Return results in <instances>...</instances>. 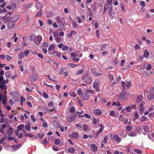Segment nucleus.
Wrapping results in <instances>:
<instances>
[{
  "instance_id": "18",
  "label": "nucleus",
  "mask_w": 154,
  "mask_h": 154,
  "mask_svg": "<svg viewBox=\"0 0 154 154\" xmlns=\"http://www.w3.org/2000/svg\"><path fill=\"white\" fill-rule=\"evenodd\" d=\"M55 19L59 23H61L62 21L64 20L63 18L59 16H57L55 18Z\"/></svg>"
},
{
  "instance_id": "13",
  "label": "nucleus",
  "mask_w": 154,
  "mask_h": 154,
  "mask_svg": "<svg viewBox=\"0 0 154 154\" xmlns=\"http://www.w3.org/2000/svg\"><path fill=\"white\" fill-rule=\"evenodd\" d=\"M94 113L96 115L98 116L101 114L102 111L100 109H95L94 110Z\"/></svg>"
},
{
  "instance_id": "56",
  "label": "nucleus",
  "mask_w": 154,
  "mask_h": 154,
  "mask_svg": "<svg viewBox=\"0 0 154 154\" xmlns=\"http://www.w3.org/2000/svg\"><path fill=\"white\" fill-rule=\"evenodd\" d=\"M107 140H108V137L107 136H106L105 137L103 140V142L104 143H106V141Z\"/></svg>"
},
{
  "instance_id": "9",
  "label": "nucleus",
  "mask_w": 154,
  "mask_h": 154,
  "mask_svg": "<svg viewBox=\"0 0 154 154\" xmlns=\"http://www.w3.org/2000/svg\"><path fill=\"white\" fill-rule=\"evenodd\" d=\"M54 48V45L53 44L50 45L49 46V48H48V52L49 54H50L51 55L54 54V53H53V52H51V51L52 49H53Z\"/></svg>"
},
{
  "instance_id": "19",
  "label": "nucleus",
  "mask_w": 154,
  "mask_h": 154,
  "mask_svg": "<svg viewBox=\"0 0 154 154\" xmlns=\"http://www.w3.org/2000/svg\"><path fill=\"white\" fill-rule=\"evenodd\" d=\"M91 150L93 152H95L97 150V147L95 144H91Z\"/></svg>"
},
{
  "instance_id": "35",
  "label": "nucleus",
  "mask_w": 154,
  "mask_h": 154,
  "mask_svg": "<svg viewBox=\"0 0 154 154\" xmlns=\"http://www.w3.org/2000/svg\"><path fill=\"white\" fill-rule=\"evenodd\" d=\"M42 10H39L35 16V17H41L42 16Z\"/></svg>"
},
{
  "instance_id": "23",
  "label": "nucleus",
  "mask_w": 154,
  "mask_h": 154,
  "mask_svg": "<svg viewBox=\"0 0 154 154\" xmlns=\"http://www.w3.org/2000/svg\"><path fill=\"white\" fill-rule=\"evenodd\" d=\"M24 125L22 124L18 126L17 127V129L18 131H20L24 129Z\"/></svg>"
},
{
  "instance_id": "21",
  "label": "nucleus",
  "mask_w": 154,
  "mask_h": 154,
  "mask_svg": "<svg viewBox=\"0 0 154 154\" xmlns=\"http://www.w3.org/2000/svg\"><path fill=\"white\" fill-rule=\"evenodd\" d=\"M147 120V117L143 116L140 118V121L142 122H146Z\"/></svg>"
},
{
  "instance_id": "60",
  "label": "nucleus",
  "mask_w": 154,
  "mask_h": 154,
  "mask_svg": "<svg viewBox=\"0 0 154 154\" xmlns=\"http://www.w3.org/2000/svg\"><path fill=\"white\" fill-rule=\"evenodd\" d=\"M151 69V65L149 64L147 66V67L146 68V69L147 70L149 71V70H150Z\"/></svg>"
},
{
  "instance_id": "50",
  "label": "nucleus",
  "mask_w": 154,
  "mask_h": 154,
  "mask_svg": "<svg viewBox=\"0 0 154 154\" xmlns=\"http://www.w3.org/2000/svg\"><path fill=\"white\" fill-rule=\"evenodd\" d=\"M60 41H61V38L59 36H58V37H57V38H56V42L57 43H59L60 42Z\"/></svg>"
},
{
  "instance_id": "40",
  "label": "nucleus",
  "mask_w": 154,
  "mask_h": 154,
  "mask_svg": "<svg viewBox=\"0 0 154 154\" xmlns=\"http://www.w3.org/2000/svg\"><path fill=\"white\" fill-rule=\"evenodd\" d=\"M69 94L70 96L73 97H75L76 96V95L75 94L73 91H70Z\"/></svg>"
},
{
  "instance_id": "22",
  "label": "nucleus",
  "mask_w": 154,
  "mask_h": 154,
  "mask_svg": "<svg viewBox=\"0 0 154 154\" xmlns=\"http://www.w3.org/2000/svg\"><path fill=\"white\" fill-rule=\"evenodd\" d=\"M143 130L144 131V132H143V133L144 135H146L147 134L148 132V130L149 129V127L147 126L146 125L144 126L143 127Z\"/></svg>"
},
{
  "instance_id": "6",
  "label": "nucleus",
  "mask_w": 154,
  "mask_h": 154,
  "mask_svg": "<svg viewBox=\"0 0 154 154\" xmlns=\"http://www.w3.org/2000/svg\"><path fill=\"white\" fill-rule=\"evenodd\" d=\"M37 75L36 73L32 74L30 76V80L32 82H35L37 79Z\"/></svg>"
},
{
  "instance_id": "63",
  "label": "nucleus",
  "mask_w": 154,
  "mask_h": 154,
  "mask_svg": "<svg viewBox=\"0 0 154 154\" xmlns=\"http://www.w3.org/2000/svg\"><path fill=\"white\" fill-rule=\"evenodd\" d=\"M76 19L78 20V22L79 23H81L82 20H81L80 19V17H76Z\"/></svg>"
},
{
  "instance_id": "7",
  "label": "nucleus",
  "mask_w": 154,
  "mask_h": 154,
  "mask_svg": "<svg viewBox=\"0 0 154 154\" xmlns=\"http://www.w3.org/2000/svg\"><path fill=\"white\" fill-rule=\"evenodd\" d=\"M99 82L98 81H95L93 84V86L95 88L97 91L99 92V90L98 88Z\"/></svg>"
},
{
  "instance_id": "5",
  "label": "nucleus",
  "mask_w": 154,
  "mask_h": 154,
  "mask_svg": "<svg viewBox=\"0 0 154 154\" xmlns=\"http://www.w3.org/2000/svg\"><path fill=\"white\" fill-rule=\"evenodd\" d=\"M90 95L87 93L83 92L82 94L81 97L83 100H87L90 98Z\"/></svg>"
},
{
  "instance_id": "14",
  "label": "nucleus",
  "mask_w": 154,
  "mask_h": 154,
  "mask_svg": "<svg viewBox=\"0 0 154 154\" xmlns=\"http://www.w3.org/2000/svg\"><path fill=\"white\" fill-rule=\"evenodd\" d=\"M143 98L141 95H137L136 99V102L138 103H140L143 101Z\"/></svg>"
},
{
  "instance_id": "15",
  "label": "nucleus",
  "mask_w": 154,
  "mask_h": 154,
  "mask_svg": "<svg viewBox=\"0 0 154 154\" xmlns=\"http://www.w3.org/2000/svg\"><path fill=\"white\" fill-rule=\"evenodd\" d=\"M15 26V22L13 21L9 23L8 24V27L9 29H12Z\"/></svg>"
},
{
  "instance_id": "54",
  "label": "nucleus",
  "mask_w": 154,
  "mask_h": 154,
  "mask_svg": "<svg viewBox=\"0 0 154 154\" xmlns=\"http://www.w3.org/2000/svg\"><path fill=\"white\" fill-rule=\"evenodd\" d=\"M37 56L41 59H43V57L42 54L40 53H38L37 54Z\"/></svg>"
},
{
  "instance_id": "3",
  "label": "nucleus",
  "mask_w": 154,
  "mask_h": 154,
  "mask_svg": "<svg viewBox=\"0 0 154 154\" xmlns=\"http://www.w3.org/2000/svg\"><path fill=\"white\" fill-rule=\"evenodd\" d=\"M122 85L124 89H126L129 88L131 86V82L129 81H126V82H122Z\"/></svg>"
},
{
  "instance_id": "20",
  "label": "nucleus",
  "mask_w": 154,
  "mask_h": 154,
  "mask_svg": "<svg viewBox=\"0 0 154 154\" xmlns=\"http://www.w3.org/2000/svg\"><path fill=\"white\" fill-rule=\"evenodd\" d=\"M128 135L130 137H135L137 135V133L135 131H131L128 134Z\"/></svg>"
},
{
  "instance_id": "49",
  "label": "nucleus",
  "mask_w": 154,
  "mask_h": 154,
  "mask_svg": "<svg viewBox=\"0 0 154 154\" xmlns=\"http://www.w3.org/2000/svg\"><path fill=\"white\" fill-rule=\"evenodd\" d=\"M43 96L44 97L46 98H48V94L45 92H44L43 93Z\"/></svg>"
},
{
  "instance_id": "27",
  "label": "nucleus",
  "mask_w": 154,
  "mask_h": 154,
  "mask_svg": "<svg viewBox=\"0 0 154 154\" xmlns=\"http://www.w3.org/2000/svg\"><path fill=\"white\" fill-rule=\"evenodd\" d=\"M118 119L119 121L123 122L125 118L124 116L122 115H120L118 117Z\"/></svg>"
},
{
  "instance_id": "25",
  "label": "nucleus",
  "mask_w": 154,
  "mask_h": 154,
  "mask_svg": "<svg viewBox=\"0 0 154 154\" xmlns=\"http://www.w3.org/2000/svg\"><path fill=\"white\" fill-rule=\"evenodd\" d=\"M149 55V52L146 50H145L144 51L143 54V56L145 58L148 57Z\"/></svg>"
},
{
  "instance_id": "48",
  "label": "nucleus",
  "mask_w": 154,
  "mask_h": 154,
  "mask_svg": "<svg viewBox=\"0 0 154 154\" xmlns=\"http://www.w3.org/2000/svg\"><path fill=\"white\" fill-rule=\"evenodd\" d=\"M144 109L143 107H139V113H142Z\"/></svg>"
},
{
  "instance_id": "16",
  "label": "nucleus",
  "mask_w": 154,
  "mask_h": 154,
  "mask_svg": "<svg viewBox=\"0 0 154 154\" xmlns=\"http://www.w3.org/2000/svg\"><path fill=\"white\" fill-rule=\"evenodd\" d=\"M69 136L72 138H77L79 137V134L75 132L70 134Z\"/></svg>"
},
{
  "instance_id": "29",
  "label": "nucleus",
  "mask_w": 154,
  "mask_h": 154,
  "mask_svg": "<svg viewBox=\"0 0 154 154\" xmlns=\"http://www.w3.org/2000/svg\"><path fill=\"white\" fill-rule=\"evenodd\" d=\"M30 124L28 123L25 126V129L28 131H30Z\"/></svg>"
},
{
  "instance_id": "36",
  "label": "nucleus",
  "mask_w": 154,
  "mask_h": 154,
  "mask_svg": "<svg viewBox=\"0 0 154 154\" xmlns=\"http://www.w3.org/2000/svg\"><path fill=\"white\" fill-rule=\"evenodd\" d=\"M53 53H54V54H55L56 55L57 57H61V55L60 53L59 52L54 51L53 52Z\"/></svg>"
},
{
  "instance_id": "41",
  "label": "nucleus",
  "mask_w": 154,
  "mask_h": 154,
  "mask_svg": "<svg viewBox=\"0 0 154 154\" xmlns=\"http://www.w3.org/2000/svg\"><path fill=\"white\" fill-rule=\"evenodd\" d=\"M125 108L127 111L128 112H129L131 111V108L130 106L127 107H125Z\"/></svg>"
},
{
  "instance_id": "57",
  "label": "nucleus",
  "mask_w": 154,
  "mask_h": 154,
  "mask_svg": "<svg viewBox=\"0 0 154 154\" xmlns=\"http://www.w3.org/2000/svg\"><path fill=\"white\" fill-rule=\"evenodd\" d=\"M69 65L70 66H71V67H72V68H74V67H75V66H77V65H76L73 63H69Z\"/></svg>"
},
{
  "instance_id": "8",
  "label": "nucleus",
  "mask_w": 154,
  "mask_h": 154,
  "mask_svg": "<svg viewBox=\"0 0 154 154\" xmlns=\"http://www.w3.org/2000/svg\"><path fill=\"white\" fill-rule=\"evenodd\" d=\"M76 117V115H73L72 116H69L68 118L67 121L69 123L72 122L75 119Z\"/></svg>"
},
{
  "instance_id": "2",
  "label": "nucleus",
  "mask_w": 154,
  "mask_h": 154,
  "mask_svg": "<svg viewBox=\"0 0 154 154\" xmlns=\"http://www.w3.org/2000/svg\"><path fill=\"white\" fill-rule=\"evenodd\" d=\"M128 94L126 92H122L119 96V99L122 101L126 100L128 98Z\"/></svg>"
},
{
  "instance_id": "64",
  "label": "nucleus",
  "mask_w": 154,
  "mask_h": 154,
  "mask_svg": "<svg viewBox=\"0 0 154 154\" xmlns=\"http://www.w3.org/2000/svg\"><path fill=\"white\" fill-rule=\"evenodd\" d=\"M6 59L8 60H9V61L10 60L12 59V57H11L9 56L8 55H6Z\"/></svg>"
},
{
  "instance_id": "37",
  "label": "nucleus",
  "mask_w": 154,
  "mask_h": 154,
  "mask_svg": "<svg viewBox=\"0 0 154 154\" xmlns=\"http://www.w3.org/2000/svg\"><path fill=\"white\" fill-rule=\"evenodd\" d=\"M24 54L23 52L20 53L18 56L19 59H21L24 56Z\"/></svg>"
},
{
  "instance_id": "30",
  "label": "nucleus",
  "mask_w": 154,
  "mask_h": 154,
  "mask_svg": "<svg viewBox=\"0 0 154 154\" xmlns=\"http://www.w3.org/2000/svg\"><path fill=\"white\" fill-rule=\"evenodd\" d=\"M134 120H136L139 118V115L137 111L135 112L134 113Z\"/></svg>"
},
{
  "instance_id": "26",
  "label": "nucleus",
  "mask_w": 154,
  "mask_h": 154,
  "mask_svg": "<svg viewBox=\"0 0 154 154\" xmlns=\"http://www.w3.org/2000/svg\"><path fill=\"white\" fill-rule=\"evenodd\" d=\"M10 93L11 95H16L17 97H20V94L17 91H14V92L13 93L11 92Z\"/></svg>"
},
{
  "instance_id": "47",
  "label": "nucleus",
  "mask_w": 154,
  "mask_h": 154,
  "mask_svg": "<svg viewBox=\"0 0 154 154\" xmlns=\"http://www.w3.org/2000/svg\"><path fill=\"white\" fill-rule=\"evenodd\" d=\"M134 151L136 153L139 154H141L142 153V151L138 149H135Z\"/></svg>"
},
{
  "instance_id": "45",
  "label": "nucleus",
  "mask_w": 154,
  "mask_h": 154,
  "mask_svg": "<svg viewBox=\"0 0 154 154\" xmlns=\"http://www.w3.org/2000/svg\"><path fill=\"white\" fill-rule=\"evenodd\" d=\"M72 60H73L74 61L78 62H79L80 60L79 58L76 57H73L72 58Z\"/></svg>"
},
{
  "instance_id": "34",
  "label": "nucleus",
  "mask_w": 154,
  "mask_h": 154,
  "mask_svg": "<svg viewBox=\"0 0 154 154\" xmlns=\"http://www.w3.org/2000/svg\"><path fill=\"white\" fill-rule=\"evenodd\" d=\"M102 128H100L98 132H97L96 133V135L97 137L98 135L100 134L103 131Z\"/></svg>"
},
{
  "instance_id": "62",
  "label": "nucleus",
  "mask_w": 154,
  "mask_h": 154,
  "mask_svg": "<svg viewBox=\"0 0 154 154\" xmlns=\"http://www.w3.org/2000/svg\"><path fill=\"white\" fill-rule=\"evenodd\" d=\"M7 138L9 140H12L14 139V137H11V136H8Z\"/></svg>"
},
{
  "instance_id": "4",
  "label": "nucleus",
  "mask_w": 154,
  "mask_h": 154,
  "mask_svg": "<svg viewBox=\"0 0 154 154\" xmlns=\"http://www.w3.org/2000/svg\"><path fill=\"white\" fill-rule=\"evenodd\" d=\"M149 94L147 95L148 99L150 100L152 99H154V88L150 89L149 91Z\"/></svg>"
},
{
  "instance_id": "17",
  "label": "nucleus",
  "mask_w": 154,
  "mask_h": 154,
  "mask_svg": "<svg viewBox=\"0 0 154 154\" xmlns=\"http://www.w3.org/2000/svg\"><path fill=\"white\" fill-rule=\"evenodd\" d=\"M20 16L19 14L15 15L12 18V21L14 22H16L19 19Z\"/></svg>"
},
{
  "instance_id": "61",
  "label": "nucleus",
  "mask_w": 154,
  "mask_h": 154,
  "mask_svg": "<svg viewBox=\"0 0 154 154\" xmlns=\"http://www.w3.org/2000/svg\"><path fill=\"white\" fill-rule=\"evenodd\" d=\"M42 126L45 127V128H47L48 127V124L46 122H44Z\"/></svg>"
},
{
  "instance_id": "32",
  "label": "nucleus",
  "mask_w": 154,
  "mask_h": 154,
  "mask_svg": "<svg viewBox=\"0 0 154 154\" xmlns=\"http://www.w3.org/2000/svg\"><path fill=\"white\" fill-rule=\"evenodd\" d=\"M6 134H5L4 136L2 137L0 140V143H2L4 142V140L6 139Z\"/></svg>"
},
{
  "instance_id": "51",
  "label": "nucleus",
  "mask_w": 154,
  "mask_h": 154,
  "mask_svg": "<svg viewBox=\"0 0 154 154\" xmlns=\"http://www.w3.org/2000/svg\"><path fill=\"white\" fill-rule=\"evenodd\" d=\"M31 119L32 121L35 122H36V119L34 117V116L31 115L30 116Z\"/></svg>"
},
{
  "instance_id": "43",
  "label": "nucleus",
  "mask_w": 154,
  "mask_h": 154,
  "mask_svg": "<svg viewBox=\"0 0 154 154\" xmlns=\"http://www.w3.org/2000/svg\"><path fill=\"white\" fill-rule=\"evenodd\" d=\"M69 49V47L67 46H64L62 48V50L63 51H65L68 50Z\"/></svg>"
},
{
  "instance_id": "52",
  "label": "nucleus",
  "mask_w": 154,
  "mask_h": 154,
  "mask_svg": "<svg viewBox=\"0 0 154 154\" xmlns=\"http://www.w3.org/2000/svg\"><path fill=\"white\" fill-rule=\"evenodd\" d=\"M128 118L125 119H124V121L123 122L125 124H129L130 123H129V122H128Z\"/></svg>"
},
{
  "instance_id": "31",
  "label": "nucleus",
  "mask_w": 154,
  "mask_h": 154,
  "mask_svg": "<svg viewBox=\"0 0 154 154\" xmlns=\"http://www.w3.org/2000/svg\"><path fill=\"white\" fill-rule=\"evenodd\" d=\"M68 151L69 153H73L74 152L75 149L73 147H71L69 148L68 149Z\"/></svg>"
},
{
  "instance_id": "1",
  "label": "nucleus",
  "mask_w": 154,
  "mask_h": 154,
  "mask_svg": "<svg viewBox=\"0 0 154 154\" xmlns=\"http://www.w3.org/2000/svg\"><path fill=\"white\" fill-rule=\"evenodd\" d=\"M0 88H1L2 90L4 91V95L3 96L0 94V102L2 101V102L4 105H6V102L7 101V97L6 95L7 93L6 90L7 88V85H5L3 84H1L0 85Z\"/></svg>"
},
{
  "instance_id": "58",
  "label": "nucleus",
  "mask_w": 154,
  "mask_h": 154,
  "mask_svg": "<svg viewBox=\"0 0 154 154\" xmlns=\"http://www.w3.org/2000/svg\"><path fill=\"white\" fill-rule=\"evenodd\" d=\"M11 148L12 149L14 150V151H16L17 149V147H16V146L14 145H12L11 146Z\"/></svg>"
},
{
  "instance_id": "33",
  "label": "nucleus",
  "mask_w": 154,
  "mask_h": 154,
  "mask_svg": "<svg viewBox=\"0 0 154 154\" xmlns=\"http://www.w3.org/2000/svg\"><path fill=\"white\" fill-rule=\"evenodd\" d=\"M77 92L79 95H82V90L80 88H79L77 90Z\"/></svg>"
},
{
  "instance_id": "53",
  "label": "nucleus",
  "mask_w": 154,
  "mask_h": 154,
  "mask_svg": "<svg viewBox=\"0 0 154 154\" xmlns=\"http://www.w3.org/2000/svg\"><path fill=\"white\" fill-rule=\"evenodd\" d=\"M66 69L65 68H61L60 69V74H61Z\"/></svg>"
},
{
  "instance_id": "42",
  "label": "nucleus",
  "mask_w": 154,
  "mask_h": 154,
  "mask_svg": "<svg viewBox=\"0 0 154 154\" xmlns=\"http://www.w3.org/2000/svg\"><path fill=\"white\" fill-rule=\"evenodd\" d=\"M132 128L131 126L127 125L126 127V130L128 131H130Z\"/></svg>"
},
{
  "instance_id": "38",
  "label": "nucleus",
  "mask_w": 154,
  "mask_h": 154,
  "mask_svg": "<svg viewBox=\"0 0 154 154\" xmlns=\"http://www.w3.org/2000/svg\"><path fill=\"white\" fill-rule=\"evenodd\" d=\"M72 24L73 27L74 28L77 27L78 26V24L77 23L74 21H72Z\"/></svg>"
},
{
  "instance_id": "44",
  "label": "nucleus",
  "mask_w": 154,
  "mask_h": 154,
  "mask_svg": "<svg viewBox=\"0 0 154 154\" xmlns=\"http://www.w3.org/2000/svg\"><path fill=\"white\" fill-rule=\"evenodd\" d=\"M84 72L83 69H80L76 73V75H78Z\"/></svg>"
},
{
  "instance_id": "11",
  "label": "nucleus",
  "mask_w": 154,
  "mask_h": 154,
  "mask_svg": "<svg viewBox=\"0 0 154 154\" xmlns=\"http://www.w3.org/2000/svg\"><path fill=\"white\" fill-rule=\"evenodd\" d=\"M113 137L117 143H119L121 141V138L117 135H114Z\"/></svg>"
},
{
  "instance_id": "12",
  "label": "nucleus",
  "mask_w": 154,
  "mask_h": 154,
  "mask_svg": "<svg viewBox=\"0 0 154 154\" xmlns=\"http://www.w3.org/2000/svg\"><path fill=\"white\" fill-rule=\"evenodd\" d=\"M77 34V32L74 30H71L70 32L67 34V35L69 37H72L73 36L76 35Z\"/></svg>"
},
{
  "instance_id": "46",
  "label": "nucleus",
  "mask_w": 154,
  "mask_h": 154,
  "mask_svg": "<svg viewBox=\"0 0 154 154\" xmlns=\"http://www.w3.org/2000/svg\"><path fill=\"white\" fill-rule=\"evenodd\" d=\"M5 75L7 77H10L11 76V73L10 72L8 71L5 73Z\"/></svg>"
},
{
  "instance_id": "24",
  "label": "nucleus",
  "mask_w": 154,
  "mask_h": 154,
  "mask_svg": "<svg viewBox=\"0 0 154 154\" xmlns=\"http://www.w3.org/2000/svg\"><path fill=\"white\" fill-rule=\"evenodd\" d=\"M13 131L14 130L12 128H10L7 133V134L8 136H11L12 134Z\"/></svg>"
},
{
  "instance_id": "10",
  "label": "nucleus",
  "mask_w": 154,
  "mask_h": 154,
  "mask_svg": "<svg viewBox=\"0 0 154 154\" xmlns=\"http://www.w3.org/2000/svg\"><path fill=\"white\" fill-rule=\"evenodd\" d=\"M42 40V38L40 36H38L37 37L36 40H35L34 43L37 45H39L41 44V42Z\"/></svg>"
},
{
  "instance_id": "55",
  "label": "nucleus",
  "mask_w": 154,
  "mask_h": 154,
  "mask_svg": "<svg viewBox=\"0 0 154 154\" xmlns=\"http://www.w3.org/2000/svg\"><path fill=\"white\" fill-rule=\"evenodd\" d=\"M71 56L72 57H75L78 56V55L75 53H72L71 54Z\"/></svg>"
},
{
  "instance_id": "39",
  "label": "nucleus",
  "mask_w": 154,
  "mask_h": 154,
  "mask_svg": "<svg viewBox=\"0 0 154 154\" xmlns=\"http://www.w3.org/2000/svg\"><path fill=\"white\" fill-rule=\"evenodd\" d=\"M61 141L60 139H56L54 141V143L56 145H58L60 143Z\"/></svg>"
},
{
  "instance_id": "59",
  "label": "nucleus",
  "mask_w": 154,
  "mask_h": 154,
  "mask_svg": "<svg viewBox=\"0 0 154 154\" xmlns=\"http://www.w3.org/2000/svg\"><path fill=\"white\" fill-rule=\"evenodd\" d=\"M64 45L63 43H60V44L58 45H57V47L59 48H61L62 47L63 48V46Z\"/></svg>"
},
{
  "instance_id": "28",
  "label": "nucleus",
  "mask_w": 154,
  "mask_h": 154,
  "mask_svg": "<svg viewBox=\"0 0 154 154\" xmlns=\"http://www.w3.org/2000/svg\"><path fill=\"white\" fill-rule=\"evenodd\" d=\"M78 116L79 117H83L85 116L86 118L88 119H89L91 118V116L90 115L86 113L84 115H78Z\"/></svg>"
}]
</instances>
